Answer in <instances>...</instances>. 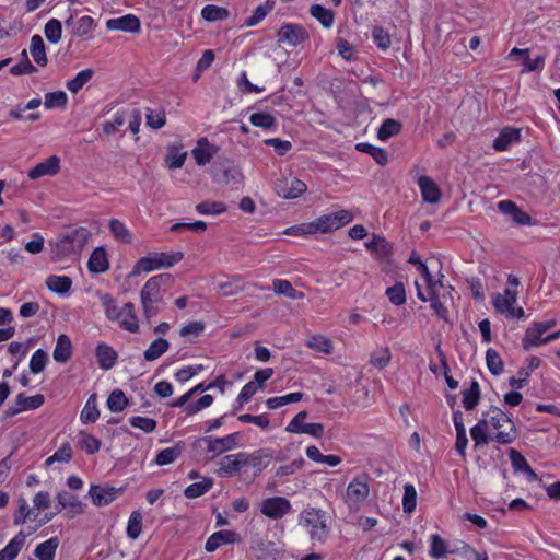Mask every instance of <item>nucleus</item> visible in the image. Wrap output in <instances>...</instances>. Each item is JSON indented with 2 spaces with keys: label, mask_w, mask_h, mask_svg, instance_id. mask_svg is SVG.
<instances>
[{
  "label": "nucleus",
  "mask_w": 560,
  "mask_h": 560,
  "mask_svg": "<svg viewBox=\"0 0 560 560\" xmlns=\"http://www.w3.org/2000/svg\"><path fill=\"white\" fill-rule=\"evenodd\" d=\"M470 435L475 448L487 445L491 441L508 445L517 438L513 421L498 407H491L482 413V418L470 429Z\"/></svg>",
  "instance_id": "obj_1"
},
{
  "label": "nucleus",
  "mask_w": 560,
  "mask_h": 560,
  "mask_svg": "<svg viewBox=\"0 0 560 560\" xmlns=\"http://www.w3.org/2000/svg\"><path fill=\"white\" fill-rule=\"evenodd\" d=\"M91 232L83 226L69 228L63 231L56 240L52 257L56 260H62L70 255H79L86 245Z\"/></svg>",
  "instance_id": "obj_2"
},
{
  "label": "nucleus",
  "mask_w": 560,
  "mask_h": 560,
  "mask_svg": "<svg viewBox=\"0 0 560 560\" xmlns=\"http://www.w3.org/2000/svg\"><path fill=\"white\" fill-rule=\"evenodd\" d=\"M301 520L313 541L322 544L327 539L329 529L320 511L315 509L305 510L301 514Z\"/></svg>",
  "instance_id": "obj_3"
},
{
  "label": "nucleus",
  "mask_w": 560,
  "mask_h": 560,
  "mask_svg": "<svg viewBox=\"0 0 560 560\" xmlns=\"http://www.w3.org/2000/svg\"><path fill=\"white\" fill-rule=\"evenodd\" d=\"M182 252L176 253H154L140 258V267L144 272H150L160 268H170L183 259Z\"/></svg>",
  "instance_id": "obj_4"
},
{
  "label": "nucleus",
  "mask_w": 560,
  "mask_h": 560,
  "mask_svg": "<svg viewBox=\"0 0 560 560\" xmlns=\"http://www.w3.org/2000/svg\"><path fill=\"white\" fill-rule=\"evenodd\" d=\"M259 511L271 520H280L291 513L292 505L284 497H271L259 503Z\"/></svg>",
  "instance_id": "obj_5"
},
{
  "label": "nucleus",
  "mask_w": 560,
  "mask_h": 560,
  "mask_svg": "<svg viewBox=\"0 0 560 560\" xmlns=\"http://www.w3.org/2000/svg\"><path fill=\"white\" fill-rule=\"evenodd\" d=\"M172 281V276L170 273H161L154 277H151L145 284L143 285L140 298L141 304H145L148 302L160 303L162 301L161 288L162 285L168 284Z\"/></svg>",
  "instance_id": "obj_6"
},
{
  "label": "nucleus",
  "mask_w": 560,
  "mask_h": 560,
  "mask_svg": "<svg viewBox=\"0 0 560 560\" xmlns=\"http://www.w3.org/2000/svg\"><path fill=\"white\" fill-rule=\"evenodd\" d=\"M240 438L241 434L238 432L225 435L223 438L205 436L198 439L196 444L201 445L205 443L207 445V452L213 453L214 455H220L224 452L233 450L238 444Z\"/></svg>",
  "instance_id": "obj_7"
},
{
  "label": "nucleus",
  "mask_w": 560,
  "mask_h": 560,
  "mask_svg": "<svg viewBox=\"0 0 560 560\" xmlns=\"http://www.w3.org/2000/svg\"><path fill=\"white\" fill-rule=\"evenodd\" d=\"M352 220L353 217L351 212L348 210H339L317 218V225H319V233H328L346 225Z\"/></svg>",
  "instance_id": "obj_8"
},
{
  "label": "nucleus",
  "mask_w": 560,
  "mask_h": 560,
  "mask_svg": "<svg viewBox=\"0 0 560 560\" xmlns=\"http://www.w3.org/2000/svg\"><path fill=\"white\" fill-rule=\"evenodd\" d=\"M306 184L299 178H278L275 183V190L279 197L294 199L306 191Z\"/></svg>",
  "instance_id": "obj_9"
},
{
  "label": "nucleus",
  "mask_w": 560,
  "mask_h": 560,
  "mask_svg": "<svg viewBox=\"0 0 560 560\" xmlns=\"http://www.w3.org/2000/svg\"><path fill=\"white\" fill-rule=\"evenodd\" d=\"M306 417V411H300L290 421L285 430L291 433H305L315 438L320 436L324 432V425L322 423H305Z\"/></svg>",
  "instance_id": "obj_10"
},
{
  "label": "nucleus",
  "mask_w": 560,
  "mask_h": 560,
  "mask_svg": "<svg viewBox=\"0 0 560 560\" xmlns=\"http://www.w3.org/2000/svg\"><path fill=\"white\" fill-rule=\"evenodd\" d=\"M121 492L122 488H115L108 485H92L89 490V495L94 505L104 506L112 503Z\"/></svg>",
  "instance_id": "obj_11"
},
{
  "label": "nucleus",
  "mask_w": 560,
  "mask_h": 560,
  "mask_svg": "<svg viewBox=\"0 0 560 560\" xmlns=\"http://www.w3.org/2000/svg\"><path fill=\"white\" fill-rule=\"evenodd\" d=\"M45 397L42 394L34 396H26L24 393H20L15 399V406H11L7 409L5 413L8 417H13L25 410H35L43 406Z\"/></svg>",
  "instance_id": "obj_12"
},
{
  "label": "nucleus",
  "mask_w": 560,
  "mask_h": 560,
  "mask_svg": "<svg viewBox=\"0 0 560 560\" xmlns=\"http://www.w3.org/2000/svg\"><path fill=\"white\" fill-rule=\"evenodd\" d=\"M370 493V487L366 481L361 478H354L347 487L346 503L349 506H358Z\"/></svg>",
  "instance_id": "obj_13"
},
{
  "label": "nucleus",
  "mask_w": 560,
  "mask_h": 560,
  "mask_svg": "<svg viewBox=\"0 0 560 560\" xmlns=\"http://www.w3.org/2000/svg\"><path fill=\"white\" fill-rule=\"evenodd\" d=\"M308 37L305 28L298 24H284L278 31V43H287L296 46Z\"/></svg>",
  "instance_id": "obj_14"
},
{
  "label": "nucleus",
  "mask_w": 560,
  "mask_h": 560,
  "mask_svg": "<svg viewBox=\"0 0 560 560\" xmlns=\"http://www.w3.org/2000/svg\"><path fill=\"white\" fill-rule=\"evenodd\" d=\"M245 453H237L224 456L220 462L218 475L220 477H232L237 475L245 466Z\"/></svg>",
  "instance_id": "obj_15"
},
{
  "label": "nucleus",
  "mask_w": 560,
  "mask_h": 560,
  "mask_svg": "<svg viewBox=\"0 0 560 560\" xmlns=\"http://www.w3.org/2000/svg\"><path fill=\"white\" fill-rule=\"evenodd\" d=\"M498 209L501 213L510 215L517 225H530L532 217L520 209L512 200H501L498 202Z\"/></svg>",
  "instance_id": "obj_16"
},
{
  "label": "nucleus",
  "mask_w": 560,
  "mask_h": 560,
  "mask_svg": "<svg viewBox=\"0 0 560 560\" xmlns=\"http://www.w3.org/2000/svg\"><path fill=\"white\" fill-rule=\"evenodd\" d=\"M57 500L60 505L59 511L67 509V514L69 517H75L77 515L83 514L86 508V505L81 502L77 495L68 491H60L57 494Z\"/></svg>",
  "instance_id": "obj_17"
},
{
  "label": "nucleus",
  "mask_w": 560,
  "mask_h": 560,
  "mask_svg": "<svg viewBox=\"0 0 560 560\" xmlns=\"http://www.w3.org/2000/svg\"><path fill=\"white\" fill-rule=\"evenodd\" d=\"M106 27L110 31H124L129 33H139L141 28L140 20L133 14H126L120 18L109 19Z\"/></svg>",
  "instance_id": "obj_18"
},
{
  "label": "nucleus",
  "mask_w": 560,
  "mask_h": 560,
  "mask_svg": "<svg viewBox=\"0 0 560 560\" xmlns=\"http://www.w3.org/2000/svg\"><path fill=\"white\" fill-rule=\"evenodd\" d=\"M60 170V159L58 156H50L45 161L38 163L35 167L30 170L28 177L31 179H38L43 176L56 175Z\"/></svg>",
  "instance_id": "obj_19"
},
{
  "label": "nucleus",
  "mask_w": 560,
  "mask_h": 560,
  "mask_svg": "<svg viewBox=\"0 0 560 560\" xmlns=\"http://www.w3.org/2000/svg\"><path fill=\"white\" fill-rule=\"evenodd\" d=\"M219 148L211 144L207 138H200L197 147L192 150V155L198 165H206L218 153Z\"/></svg>",
  "instance_id": "obj_20"
},
{
  "label": "nucleus",
  "mask_w": 560,
  "mask_h": 560,
  "mask_svg": "<svg viewBox=\"0 0 560 560\" xmlns=\"http://www.w3.org/2000/svg\"><path fill=\"white\" fill-rule=\"evenodd\" d=\"M521 139V131L517 128L505 127L493 141L497 151H506L513 143Z\"/></svg>",
  "instance_id": "obj_21"
},
{
  "label": "nucleus",
  "mask_w": 560,
  "mask_h": 560,
  "mask_svg": "<svg viewBox=\"0 0 560 560\" xmlns=\"http://www.w3.org/2000/svg\"><path fill=\"white\" fill-rule=\"evenodd\" d=\"M418 185L421 190L422 198L425 202L436 203L441 198V191L438 185L428 176H420Z\"/></svg>",
  "instance_id": "obj_22"
},
{
  "label": "nucleus",
  "mask_w": 560,
  "mask_h": 560,
  "mask_svg": "<svg viewBox=\"0 0 560 560\" xmlns=\"http://www.w3.org/2000/svg\"><path fill=\"white\" fill-rule=\"evenodd\" d=\"M88 268L92 273H103L108 270L109 261L104 247H96L89 259Z\"/></svg>",
  "instance_id": "obj_23"
},
{
  "label": "nucleus",
  "mask_w": 560,
  "mask_h": 560,
  "mask_svg": "<svg viewBox=\"0 0 560 560\" xmlns=\"http://www.w3.org/2000/svg\"><path fill=\"white\" fill-rule=\"evenodd\" d=\"M236 533L232 530L215 532L207 539L205 549L208 552H213L222 545L234 542L236 540Z\"/></svg>",
  "instance_id": "obj_24"
},
{
  "label": "nucleus",
  "mask_w": 560,
  "mask_h": 560,
  "mask_svg": "<svg viewBox=\"0 0 560 560\" xmlns=\"http://www.w3.org/2000/svg\"><path fill=\"white\" fill-rule=\"evenodd\" d=\"M26 540V535L19 532L8 544L0 550V560H14L22 550Z\"/></svg>",
  "instance_id": "obj_25"
},
{
  "label": "nucleus",
  "mask_w": 560,
  "mask_h": 560,
  "mask_svg": "<svg viewBox=\"0 0 560 560\" xmlns=\"http://www.w3.org/2000/svg\"><path fill=\"white\" fill-rule=\"evenodd\" d=\"M95 354L98 365L103 370L112 369L116 364L118 358L117 352L106 343L97 345Z\"/></svg>",
  "instance_id": "obj_26"
},
{
  "label": "nucleus",
  "mask_w": 560,
  "mask_h": 560,
  "mask_svg": "<svg viewBox=\"0 0 560 560\" xmlns=\"http://www.w3.org/2000/svg\"><path fill=\"white\" fill-rule=\"evenodd\" d=\"M66 26H72L73 35L77 37H83L92 32L94 28L93 18L85 15L74 21L73 15H70L66 22Z\"/></svg>",
  "instance_id": "obj_27"
},
{
  "label": "nucleus",
  "mask_w": 560,
  "mask_h": 560,
  "mask_svg": "<svg viewBox=\"0 0 560 560\" xmlns=\"http://www.w3.org/2000/svg\"><path fill=\"white\" fill-rule=\"evenodd\" d=\"M447 299H451L450 293H433L429 295V302L431 308L434 311L435 315L441 318L445 323H450V314L448 310L445 306V302Z\"/></svg>",
  "instance_id": "obj_28"
},
{
  "label": "nucleus",
  "mask_w": 560,
  "mask_h": 560,
  "mask_svg": "<svg viewBox=\"0 0 560 560\" xmlns=\"http://www.w3.org/2000/svg\"><path fill=\"white\" fill-rule=\"evenodd\" d=\"M71 354L72 343L70 338L65 334L59 335L52 353L55 361L66 363L71 358Z\"/></svg>",
  "instance_id": "obj_29"
},
{
  "label": "nucleus",
  "mask_w": 560,
  "mask_h": 560,
  "mask_svg": "<svg viewBox=\"0 0 560 560\" xmlns=\"http://www.w3.org/2000/svg\"><path fill=\"white\" fill-rule=\"evenodd\" d=\"M245 466L249 465L255 468V475H257L268 466L271 454L267 450H258L252 454L245 453Z\"/></svg>",
  "instance_id": "obj_30"
},
{
  "label": "nucleus",
  "mask_w": 560,
  "mask_h": 560,
  "mask_svg": "<svg viewBox=\"0 0 560 560\" xmlns=\"http://www.w3.org/2000/svg\"><path fill=\"white\" fill-rule=\"evenodd\" d=\"M58 546L59 539L57 537H52L37 545L34 550V556L39 560H54Z\"/></svg>",
  "instance_id": "obj_31"
},
{
  "label": "nucleus",
  "mask_w": 560,
  "mask_h": 560,
  "mask_svg": "<svg viewBox=\"0 0 560 560\" xmlns=\"http://www.w3.org/2000/svg\"><path fill=\"white\" fill-rule=\"evenodd\" d=\"M31 55L34 59V61L40 66L45 67L48 62L46 50H45V44L40 35H33L31 38V46H30Z\"/></svg>",
  "instance_id": "obj_32"
},
{
  "label": "nucleus",
  "mask_w": 560,
  "mask_h": 560,
  "mask_svg": "<svg viewBox=\"0 0 560 560\" xmlns=\"http://www.w3.org/2000/svg\"><path fill=\"white\" fill-rule=\"evenodd\" d=\"M355 149L371 155L378 165L384 166L388 162L387 151L383 148H377L366 142H360L355 145Z\"/></svg>",
  "instance_id": "obj_33"
},
{
  "label": "nucleus",
  "mask_w": 560,
  "mask_h": 560,
  "mask_svg": "<svg viewBox=\"0 0 560 560\" xmlns=\"http://www.w3.org/2000/svg\"><path fill=\"white\" fill-rule=\"evenodd\" d=\"M184 444L177 443L172 447L160 451L155 457V463L160 466L168 465L175 462L183 453Z\"/></svg>",
  "instance_id": "obj_34"
},
{
  "label": "nucleus",
  "mask_w": 560,
  "mask_h": 560,
  "mask_svg": "<svg viewBox=\"0 0 560 560\" xmlns=\"http://www.w3.org/2000/svg\"><path fill=\"white\" fill-rule=\"evenodd\" d=\"M542 332L536 327L534 324L528 327L525 331V335L522 339V346L525 350H529L532 348L539 347L541 345H546L544 341Z\"/></svg>",
  "instance_id": "obj_35"
},
{
  "label": "nucleus",
  "mask_w": 560,
  "mask_h": 560,
  "mask_svg": "<svg viewBox=\"0 0 560 560\" xmlns=\"http://www.w3.org/2000/svg\"><path fill=\"white\" fill-rule=\"evenodd\" d=\"M402 129V125L400 121L387 118L385 119L377 131V138L381 141H386L389 138L397 136Z\"/></svg>",
  "instance_id": "obj_36"
},
{
  "label": "nucleus",
  "mask_w": 560,
  "mask_h": 560,
  "mask_svg": "<svg viewBox=\"0 0 560 560\" xmlns=\"http://www.w3.org/2000/svg\"><path fill=\"white\" fill-rule=\"evenodd\" d=\"M72 281L66 276L51 275L46 279L47 288L58 294H66L71 289Z\"/></svg>",
  "instance_id": "obj_37"
},
{
  "label": "nucleus",
  "mask_w": 560,
  "mask_h": 560,
  "mask_svg": "<svg viewBox=\"0 0 560 560\" xmlns=\"http://www.w3.org/2000/svg\"><path fill=\"white\" fill-rule=\"evenodd\" d=\"M168 341L160 337L150 343L149 348L144 351L143 357L147 361L158 360L168 350Z\"/></svg>",
  "instance_id": "obj_38"
},
{
  "label": "nucleus",
  "mask_w": 560,
  "mask_h": 560,
  "mask_svg": "<svg viewBox=\"0 0 560 560\" xmlns=\"http://www.w3.org/2000/svg\"><path fill=\"white\" fill-rule=\"evenodd\" d=\"M480 400V386L477 381H472L468 389L463 390V405L466 410H472Z\"/></svg>",
  "instance_id": "obj_39"
},
{
  "label": "nucleus",
  "mask_w": 560,
  "mask_h": 560,
  "mask_svg": "<svg viewBox=\"0 0 560 560\" xmlns=\"http://www.w3.org/2000/svg\"><path fill=\"white\" fill-rule=\"evenodd\" d=\"M213 486L211 478H203L201 481L191 483L184 490V495L188 499H196L208 492Z\"/></svg>",
  "instance_id": "obj_40"
},
{
  "label": "nucleus",
  "mask_w": 560,
  "mask_h": 560,
  "mask_svg": "<svg viewBox=\"0 0 560 560\" xmlns=\"http://www.w3.org/2000/svg\"><path fill=\"white\" fill-rule=\"evenodd\" d=\"M310 14L326 28H329L334 24L335 15L332 11L324 8L320 4L311 5Z\"/></svg>",
  "instance_id": "obj_41"
},
{
  "label": "nucleus",
  "mask_w": 560,
  "mask_h": 560,
  "mask_svg": "<svg viewBox=\"0 0 560 560\" xmlns=\"http://www.w3.org/2000/svg\"><path fill=\"white\" fill-rule=\"evenodd\" d=\"M129 404L128 398L121 389H115L107 398V407L112 412L122 411Z\"/></svg>",
  "instance_id": "obj_42"
},
{
  "label": "nucleus",
  "mask_w": 560,
  "mask_h": 560,
  "mask_svg": "<svg viewBox=\"0 0 560 560\" xmlns=\"http://www.w3.org/2000/svg\"><path fill=\"white\" fill-rule=\"evenodd\" d=\"M93 74L92 69L82 70L72 80H69L66 86L71 93L75 94L92 79Z\"/></svg>",
  "instance_id": "obj_43"
},
{
  "label": "nucleus",
  "mask_w": 560,
  "mask_h": 560,
  "mask_svg": "<svg viewBox=\"0 0 560 560\" xmlns=\"http://www.w3.org/2000/svg\"><path fill=\"white\" fill-rule=\"evenodd\" d=\"M230 12L228 9L208 4L201 10V16L208 22L223 21L228 19Z\"/></svg>",
  "instance_id": "obj_44"
},
{
  "label": "nucleus",
  "mask_w": 560,
  "mask_h": 560,
  "mask_svg": "<svg viewBox=\"0 0 560 560\" xmlns=\"http://www.w3.org/2000/svg\"><path fill=\"white\" fill-rule=\"evenodd\" d=\"M100 417V411L96 406V396L89 397L84 408L81 411L80 419L83 423H94Z\"/></svg>",
  "instance_id": "obj_45"
},
{
  "label": "nucleus",
  "mask_w": 560,
  "mask_h": 560,
  "mask_svg": "<svg viewBox=\"0 0 560 560\" xmlns=\"http://www.w3.org/2000/svg\"><path fill=\"white\" fill-rule=\"evenodd\" d=\"M272 285L273 291L277 294L285 295L293 300L302 299L304 296V294L296 291L288 280L276 279L273 280Z\"/></svg>",
  "instance_id": "obj_46"
},
{
  "label": "nucleus",
  "mask_w": 560,
  "mask_h": 560,
  "mask_svg": "<svg viewBox=\"0 0 560 560\" xmlns=\"http://www.w3.org/2000/svg\"><path fill=\"white\" fill-rule=\"evenodd\" d=\"M121 316L127 314L129 319L122 322V328L130 331L137 332L139 330L138 317L135 312V305L131 302H127L122 308H120Z\"/></svg>",
  "instance_id": "obj_47"
},
{
  "label": "nucleus",
  "mask_w": 560,
  "mask_h": 560,
  "mask_svg": "<svg viewBox=\"0 0 560 560\" xmlns=\"http://www.w3.org/2000/svg\"><path fill=\"white\" fill-rule=\"evenodd\" d=\"M366 248L372 252L376 253L381 257H385L390 252V245L389 243L380 235H373L372 240L365 243Z\"/></svg>",
  "instance_id": "obj_48"
},
{
  "label": "nucleus",
  "mask_w": 560,
  "mask_h": 560,
  "mask_svg": "<svg viewBox=\"0 0 560 560\" xmlns=\"http://www.w3.org/2000/svg\"><path fill=\"white\" fill-rule=\"evenodd\" d=\"M68 103V96L63 91L48 92L45 94L44 105L47 109L65 108Z\"/></svg>",
  "instance_id": "obj_49"
},
{
  "label": "nucleus",
  "mask_w": 560,
  "mask_h": 560,
  "mask_svg": "<svg viewBox=\"0 0 560 560\" xmlns=\"http://www.w3.org/2000/svg\"><path fill=\"white\" fill-rule=\"evenodd\" d=\"M249 121L256 126L267 130H275L277 128L276 118L267 113H254L249 117Z\"/></svg>",
  "instance_id": "obj_50"
},
{
  "label": "nucleus",
  "mask_w": 560,
  "mask_h": 560,
  "mask_svg": "<svg viewBox=\"0 0 560 560\" xmlns=\"http://www.w3.org/2000/svg\"><path fill=\"white\" fill-rule=\"evenodd\" d=\"M303 398V394L300 392L290 393L284 396L268 398L266 405L269 409H277L287 404L298 402Z\"/></svg>",
  "instance_id": "obj_51"
},
{
  "label": "nucleus",
  "mask_w": 560,
  "mask_h": 560,
  "mask_svg": "<svg viewBox=\"0 0 560 560\" xmlns=\"http://www.w3.org/2000/svg\"><path fill=\"white\" fill-rule=\"evenodd\" d=\"M306 346L315 351H318V352H322L325 354H329L332 351L331 340L324 336H320V335L312 336L307 340Z\"/></svg>",
  "instance_id": "obj_52"
},
{
  "label": "nucleus",
  "mask_w": 560,
  "mask_h": 560,
  "mask_svg": "<svg viewBox=\"0 0 560 560\" xmlns=\"http://www.w3.org/2000/svg\"><path fill=\"white\" fill-rule=\"evenodd\" d=\"M44 33L49 43H59L62 34L61 22L57 19L49 20L45 25Z\"/></svg>",
  "instance_id": "obj_53"
},
{
  "label": "nucleus",
  "mask_w": 560,
  "mask_h": 560,
  "mask_svg": "<svg viewBox=\"0 0 560 560\" xmlns=\"http://www.w3.org/2000/svg\"><path fill=\"white\" fill-rule=\"evenodd\" d=\"M101 302H102V306L104 308L105 315L108 319L115 320V319L121 317L120 308L117 306L114 298L110 294H108V293L102 294Z\"/></svg>",
  "instance_id": "obj_54"
},
{
  "label": "nucleus",
  "mask_w": 560,
  "mask_h": 560,
  "mask_svg": "<svg viewBox=\"0 0 560 560\" xmlns=\"http://www.w3.org/2000/svg\"><path fill=\"white\" fill-rule=\"evenodd\" d=\"M72 456H73V452H72V447L69 443H63L55 453L54 455L49 456L46 462H45V465L46 466H50L52 465L55 462H59V463H69L71 459H72Z\"/></svg>",
  "instance_id": "obj_55"
},
{
  "label": "nucleus",
  "mask_w": 560,
  "mask_h": 560,
  "mask_svg": "<svg viewBox=\"0 0 560 560\" xmlns=\"http://www.w3.org/2000/svg\"><path fill=\"white\" fill-rule=\"evenodd\" d=\"M273 5H275V2L273 1H266L264 4L261 5H258L254 13L246 20L245 24L247 26H254V25H257L258 23H260L265 18L266 15L272 11L273 9Z\"/></svg>",
  "instance_id": "obj_56"
},
{
  "label": "nucleus",
  "mask_w": 560,
  "mask_h": 560,
  "mask_svg": "<svg viewBox=\"0 0 560 560\" xmlns=\"http://www.w3.org/2000/svg\"><path fill=\"white\" fill-rule=\"evenodd\" d=\"M108 226H109V231L112 232V234L114 235V237L117 241L124 242V243L131 242V234L121 221H119L117 219H112L109 221Z\"/></svg>",
  "instance_id": "obj_57"
},
{
  "label": "nucleus",
  "mask_w": 560,
  "mask_h": 560,
  "mask_svg": "<svg viewBox=\"0 0 560 560\" xmlns=\"http://www.w3.org/2000/svg\"><path fill=\"white\" fill-rule=\"evenodd\" d=\"M386 296L396 306L406 303V290L401 282H396L393 287L386 289Z\"/></svg>",
  "instance_id": "obj_58"
},
{
  "label": "nucleus",
  "mask_w": 560,
  "mask_h": 560,
  "mask_svg": "<svg viewBox=\"0 0 560 560\" xmlns=\"http://www.w3.org/2000/svg\"><path fill=\"white\" fill-rule=\"evenodd\" d=\"M142 530V514L139 511H133L128 520L127 536L130 539H137Z\"/></svg>",
  "instance_id": "obj_59"
},
{
  "label": "nucleus",
  "mask_w": 560,
  "mask_h": 560,
  "mask_svg": "<svg viewBox=\"0 0 560 560\" xmlns=\"http://www.w3.org/2000/svg\"><path fill=\"white\" fill-rule=\"evenodd\" d=\"M486 362L489 371L493 375H500L503 372V361L494 349H488L486 352Z\"/></svg>",
  "instance_id": "obj_60"
},
{
  "label": "nucleus",
  "mask_w": 560,
  "mask_h": 560,
  "mask_svg": "<svg viewBox=\"0 0 560 560\" xmlns=\"http://www.w3.org/2000/svg\"><path fill=\"white\" fill-rule=\"evenodd\" d=\"M417 506V491L416 488L407 483L404 487L402 508L405 513H411Z\"/></svg>",
  "instance_id": "obj_61"
},
{
  "label": "nucleus",
  "mask_w": 560,
  "mask_h": 560,
  "mask_svg": "<svg viewBox=\"0 0 560 560\" xmlns=\"http://www.w3.org/2000/svg\"><path fill=\"white\" fill-rule=\"evenodd\" d=\"M48 361V354L43 349L36 350L30 361V370L34 374H38L44 371Z\"/></svg>",
  "instance_id": "obj_62"
},
{
  "label": "nucleus",
  "mask_w": 560,
  "mask_h": 560,
  "mask_svg": "<svg viewBox=\"0 0 560 560\" xmlns=\"http://www.w3.org/2000/svg\"><path fill=\"white\" fill-rule=\"evenodd\" d=\"M372 38L373 42L377 45V47L383 50H386L392 44V39L388 32L384 30L382 26H374L372 28Z\"/></svg>",
  "instance_id": "obj_63"
},
{
  "label": "nucleus",
  "mask_w": 560,
  "mask_h": 560,
  "mask_svg": "<svg viewBox=\"0 0 560 560\" xmlns=\"http://www.w3.org/2000/svg\"><path fill=\"white\" fill-rule=\"evenodd\" d=\"M196 210L200 214H220L226 211V207L223 202L203 201L197 205Z\"/></svg>",
  "instance_id": "obj_64"
}]
</instances>
